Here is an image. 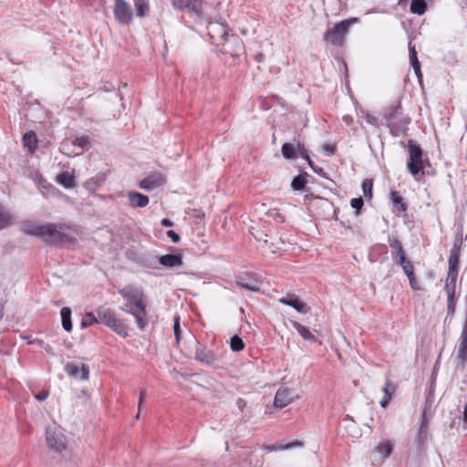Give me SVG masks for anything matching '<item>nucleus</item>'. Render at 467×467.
<instances>
[{
	"label": "nucleus",
	"instance_id": "1",
	"mask_svg": "<svg viewBox=\"0 0 467 467\" xmlns=\"http://www.w3.org/2000/svg\"><path fill=\"white\" fill-rule=\"evenodd\" d=\"M118 293L126 300V303L119 309L133 316L138 328L140 331H144L149 325L144 292L138 287L129 285L118 289Z\"/></svg>",
	"mask_w": 467,
	"mask_h": 467
},
{
	"label": "nucleus",
	"instance_id": "2",
	"mask_svg": "<svg viewBox=\"0 0 467 467\" xmlns=\"http://www.w3.org/2000/svg\"><path fill=\"white\" fill-rule=\"evenodd\" d=\"M358 22V18H350L336 23L333 27L328 28L325 32L323 36L324 41L335 47H342L350 26Z\"/></svg>",
	"mask_w": 467,
	"mask_h": 467
},
{
	"label": "nucleus",
	"instance_id": "3",
	"mask_svg": "<svg viewBox=\"0 0 467 467\" xmlns=\"http://www.w3.org/2000/svg\"><path fill=\"white\" fill-rule=\"evenodd\" d=\"M402 110L401 103L399 101L397 105L391 107L389 111L384 115L386 125L389 128L391 135L395 137L405 133L410 123V118L409 117H402L397 121L394 120L398 116L402 114Z\"/></svg>",
	"mask_w": 467,
	"mask_h": 467
},
{
	"label": "nucleus",
	"instance_id": "4",
	"mask_svg": "<svg viewBox=\"0 0 467 467\" xmlns=\"http://www.w3.org/2000/svg\"><path fill=\"white\" fill-rule=\"evenodd\" d=\"M96 312L99 323L104 324L122 337L129 336V327L123 320L116 317L114 310L102 306L97 309Z\"/></svg>",
	"mask_w": 467,
	"mask_h": 467
},
{
	"label": "nucleus",
	"instance_id": "5",
	"mask_svg": "<svg viewBox=\"0 0 467 467\" xmlns=\"http://www.w3.org/2000/svg\"><path fill=\"white\" fill-rule=\"evenodd\" d=\"M61 225H57L55 223H46L41 239L46 244L54 246H58L69 243L71 241V237L67 234L61 231Z\"/></svg>",
	"mask_w": 467,
	"mask_h": 467
},
{
	"label": "nucleus",
	"instance_id": "6",
	"mask_svg": "<svg viewBox=\"0 0 467 467\" xmlns=\"http://www.w3.org/2000/svg\"><path fill=\"white\" fill-rule=\"evenodd\" d=\"M410 158L407 163L409 172L412 176H417L423 172V150L420 145L416 144L412 140L408 142Z\"/></svg>",
	"mask_w": 467,
	"mask_h": 467
},
{
	"label": "nucleus",
	"instance_id": "7",
	"mask_svg": "<svg viewBox=\"0 0 467 467\" xmlns=\"http://www.w3.org/2000/svg\"><path fill=\"white\" fill-rule=\"evenodd\" d=\"M114 16L115 19L123 25H129L132 21L133 11L130 5L125 0H114Z\"/></svg>",
	"mask_w": 467,
	"mask_h": 467
},
{
	"label": "nucleus",
	"instance_id": "8",
	"mask_svg": "<svg viewBox=\"0 0 467 467\" xmlns=\"http://www.w3.org/2000/svg\"><path fill=\"white\" fill-rule=\"evenodd\" d=\"M195 341V353L194 358L207 366H213L217 361V357L212 349H208L206 346L199 342L194 338Z\"/></svg>",
	"mask_w": 467,
	"mask_h": 467
},
{
	"label": "nucleus",
	"instance_id": "9",
	"mask_svg": "<svg viewBox=\"0 0 467 467\" xmlns=\"http://www.w3.org/2000/svg\"><path fill=\"white\" fill-rule=\"evenodd\" d=\"M166 182V177L162 172L154 171L148 174L139 182L140 188L150 192L161 187Z\"/></svg>",
	"mask_w": 467,
	"mask_h": 467
},
{
	"label": "nucleus",
	"instance_id": "10",
	"mask_svg": "<svg viewBox=\"0 0 467 467\" xmlns=\"http://www.w3.org/2000/svg\"><path fill=\"white\" fill-rule=\"evenodd\" d=\"M456 360L462 368L467 364V318L462 329V333L457 341Z\"/></svg>",
	"mask_w": 467,
	"mask_h": 467
},
{
	"label": "nucleus",
	"instance_id": "11",
	"mask_svg": "<svg viewBox=\"0 0 467 467\" xmlns=\"http://www.w3.org/2000/svg\"><path fill=\"white\" fill-rule=\"evenodd\" d=\"M261 284L262 282L251 273H244L236 279V285L239 287L252 292H260Z\"/></svg>",
	"mask_w": 467,
	"mask_h": 467
},
{
	"label": "nucleus",
	"instance_id": "12",
	"mask_svg": "<svg viewBox=\"0 0 467 467\" xmlns=\"http://www.w3.org/2000/svg\"><path fill=\"white\" fill-rule=\"evenodd\" d=\"M46 439L48 447L57 452H61L67 447L66 438L61 433L47 430Z\"/></svg>",
	"mask_w": 467,
	"mask_h": 467
},
{
	"label": "nucleus",
	"instance_id": "13",
	"mask_svg": "<svg viewBox=\"0 0 467 467\" xmlns=\"http://www.w3.org/2000/svg\"><path fill=\"white\" fill-rule=\"evenodd\" d=\"M279 302L283 305L289 306L296 310L298 313L306 314L309 307L303 301L295 295H287L279 299Z\"/></svg>",
	"mask_w": 467,
	"mask_h": 467
},
{
	"label": "nucleus",
	"instance_id": "14",
	"mask_svg": "<svg viewBox=\"0 0 467 467\" xmlns=\"http://www.w3.org/2000/svg\"><path fill=\"white\" fill-rule=\"evenodd\" d=\"M172 6L178 10L192 11L197 14L202 12L198 0H172Z\"/></svg>",
	"mask_w": 467,
	"mask_h": 467
},
{
	"label": "nucleus",
	"instance_id": "15",
	"mask_svg": "<svg viewBox=\"0 0 467 467\" xmlns=\"http://www.w3.org/2000/svg\"><path fill=\"white\" fill-rule=\"evenodd\" d=\"M129 203L132 208H143L149 204V197L139 192L130 191L127 194Z\"/></svg>",
	"mask_w": 467,
	"mask_h": 467
},
{
	"label": "nucleus",
	"instance_id": "16",
	"mask_svg": "<svg viewBox=\"0 0 467 467\" xmlns=\"http://www.w3.org/2000/svg\"><path fill=\"white\" fill-rule=\"evenodd\" d=\"M293 400V398L290 394V390L287 389H279L274 399V405L276 408L283 409L288 404H290Z\"/></svg>",
	"mask_w": 467,
	"mask_h": 467
},
{
	"label": "nucleus",
	"instance_id": "17",
	"mask_svg": "<svg viewBox=\"0 0 467 467\" xmlns=\"http://www.w3.org/2000/svg\"><path fill=\"white\" fill-rule=\"evenodd\" d=\"M158 265H161L166 268H173L176 266H181L182 265V258L181 254H167L161 255L158 259Z\"/></svg>",
	"mask_w": 467,
	"mask_h": 467
},
{
	"label": "nucleus",
	"instance_id": "18",
	"mask_svg": "<svg viewBox=\"0 0 467 467\" xmlns=\"http://www.w3.org/2000/svg\"><path fill=\"white\" fill-rule=\"evenodd\" d=\"M292 326L305 340L315 342L318 345L322 344L321 341L318 340L317 337L306 327L303 326L299 322L292 321Z\"/></svg>",
	"mask_w": 467,
	"mask_h": 467
},
{
	"label": "nucleus",
	"instance_id": "19",
	"mask_svg": "<svg viewBox=\"0 0 467 467\" xmlns=\"http://www.w3.org/2000/svg\"><path fill=\"white\" fill-rule=\"evenodd\" d=\"M457 277L458 271L450 269L448 270L444 289L447 293V296H451L455 294Z\"/></svg>",
	"mask_w": 467,
	"mask_h": 467
},
{
	"label": "nucleus",
	"instance_id": "20",
	"mask_svg": "<svg viewBox=\"0 0 467 467\" xmlns=\"http://www.w3.org/2000/svg\"><path fill=\"white\" fill-rule=\"evenodd\" d=\"M389 244L391 249V257L396 260L399 255L406 253L400 240L397 236H389Z\"/></svg>",
	"mask_w": 467,
	"mask_h": 467
},
{
	"label": "nucleus",
	"instance_id": "21",
	"mask_svg": "<svg viewBox=\"0 0 467 467\" xmlns=\"http://www.w3.org/2000/svg\"><path fill=\"white\" fill-rule=\"evenodd\" d=\"M23 145L27 148L30 152H34L37 147V138L35 131L30 130L23 136Z\"/></svg>",
	"mask_w": 467,
	"mask_h": 467
},
{
	"label": "nucleus",
	"instance_id": "22",
	"mask_svg": "<svg viewBox=\"0 0 467 467\" xmlns=\"http://www.w3.org/2000/svg\"><path fill=\"white\" fill-rule=\"evenodd\" d=\"M428 430L429 429H421V427H420V426L418 428V431H417V435L414 440V443L420 451H423L426 448V443H427L428 435H429Z\"/></svg>",
	"mask_w": 467,
	"mask_h": 467
},
{
	"label": "nucleus",
	"instance_id": "23",
	"mask_svg": "<svg viewBox=\"0 0 467 467\" xmlns=\"http://www.w3.org/2000/svg\"><path fill=\"white\" fill-rule=\"evenodd\" d=\"M13 224V215L0 203V231Z\"/></svg>",
	"mask_w": 467,
	"mask_h": 467
},
{
	"label": "nucleus",
	"instance_id": "24",
	"mask_svg": "<svg viewBox=\"0 0 467 467\" xmlns=\"http://www.w3.org/2000/svg\"><path fill=\"white\" fill-rule=\"evenodd\" d=\"M390 200L397 211L406 212L408 210L407 203L404 202L403 197L400 195L398 192H390Z\"/></svg>",
	"mask_w": 467,
	"mask_h": 467
},
{
	"label": "nucleus",
	"instance_id": "25",
	"mask_svg": "<svg viewBox=\"0 0 467 467\" xmlns=\"http://www.w3.org/2000/svg\"><path fill=\"white\" fill-rule=\"evenodd\" d=\"M62 327L63 328L70 332L72 330L73 325L71 321V309L69 307H63L60 311Z\"/></svg>",
	"mask_w": 467,
	"mask_h": 467
},
{
	"label": "nucleus",
	"instance_id": "26",
	"mask_svg": "<svg viewBox=\"0 0 467 467\" xmlns=\"http://www.w3.org/2000/svg\"><path fill=\"white\" fill-rule=\"evenodd\" d=\"M308 174L306 172H302L297 176L294 177L291 182V187L294 191H303L307 183L306 177Z\"/></svg>",
	"mask_w": 467,
	"mask_h": 467
},
{
	"label": "nucleus",
	"instance_id": "27",
	"mask_svg": "<svg viewBox=\"0 0 467 467\" xmlns=\"http://www.w3.org/2000/svg\"><path fill=\"white\" fill-rule=\"evenodd\" d=\"M427 3L425 0H412L410 6V11L412 14L419 16L423 15L427 10Z\"/></svg>",
	"mask_w": 467,
	"mask_h": 467
},
{
	"label": "nucleus",
	"instance_id": "28",
	"mask_svg": "<svg viewBox=\"0 0 467 467\" xmlns=\"http://www.w3.org/2000/svg\"><path fill=\"white\" fill-rule=\"evenodd\" d=\"M45 224L31 223L24 226L23 230L26 234L42 238Z\"/></svg>",
	"mask_w": 467,
	"mask_h": 467
},
{
	"label": "nucleus",
	"instance_id": "29",
	"mask_svg": "<svg viewBox=\"0 0 467 467\" xmlns=\"http://www.w3.org/2000/svg\"><path fill=\"white\" fill-rule=\"evenodd\" d=\"M137 263L144 267L158 269V259L156 256H140L138 258Z\"/></svg>",
	"mask_w": 467,
	"mask_h": 467
},
{
	"label": "nucleus",
	"instance_id": "30",
	"mask_svg": "<svg viewBox=\"0 0 467 467\" xmlns=\"http://www.w3.org/2000/svg\"><path fill=\"white\" fill-rule=\"evenodd\" d=\"M281 152L285 160H294L296 158V147L290 142H285L282 145Z\"/></svg>",
	"mask_w": 467,
	"mask_h": 467
},
{
	"label": "nucleus",
	"instance_id": "31",
	"mask_svg": "<svg viewBox=\"0 0 467 467\" xmlns=\"http://www.w3.org/2000/svg\"><path fill=\"white\" fill-rule=\"evenodd\" d=\"M57 181L67 189H69L75 185V177L70 175L68 172L60 173L57 176Z\"/></svg>",
	"mask_w": 467,
	"mask_h": 467
},
{
	"label": "nucleus",
	"instance_id": "32",
	"mask_svg": "<svg viewBox=\"0 0 467 467\" xmlns=\"http://www.w3.org/2000/svg\"><path fill=\"white\" fill-rule=\"evenodd\" d=\"M106 181L105 174L97 175L96 177H92L88 179L85 185L88 190H96Z\"/></svg>",
	"mask_w": 467,
	"mask_h": 467
},
{
	"label": "nucleus",
	"instance_id": "33",
	"mask_svg": "<svg viewBox=\"0 0 467 467\" xmlns=\"http://www.w3.org/2000/svg\"><path fill=\"white\" fill-rule=\"evenodd\" d=\"M136 8V15L140 17H143L149 11V5L146 0H134Z\"/></svg>",
	"mask_w": 467,
	"mask_h": 467
},
{
	"label": "nucleus",
	"instance_id": "34",
	"mask_svg": "<svg viewBox=\"0 0 467 467\" xmlns=\"http://www.w3.org/2000/svg\"><path fill=\"white\" fill-rule=\"evenodd\" d=\"M409 53H410V64L413 68L420 67V61L418 59L417 51L415 46L411 45V42L409 43Z\"/></svg>",
	"mask_w": 467,
	"mask_h": 467
},
{
	"label": "nucleus",
	"instance_id": "35",
	"mask_svg": "<svg viewBox=\"0 0 467 467\" xmlns=\"http://www.w3.org/2000/svg\"><path fill=\"white\" fill-rule=\"evenodd\" d=\"M99 323L98 316L96 317L94 313L88 312L86 313L81 321V327L86 328L93 324Z\"/></svg>",
	"mask_w": 467,
	"mask_h": 467
},
{
	"label": "nucleus",
	"instance_id": "36",
	"mask_svg": "<svg viewBox=\"0 0 467 467\" xmlns=\"http://www.w3.org/2000/svg\"><path fill=\"white\" fill-rule=\"evenodd\" d=\"M461 253L450 252V257L448 260L449 269L459 271Z\"/></svg>",
	"mask_w": 467,
	"mask_h": 467
},
{
	"label": "nucleus",
	"instance_id": "37",
	"mask_svg": "<svg viewBox=\"0 0 467 467\" xmlns=\"http://www.w3.org/2000/svg\"><path fill=\"white\" fill-rule=\"evenodd\" d=\"M230 348H231V349L233 351L239 352L242 349H244V343L243 339L239 336L234 335L230 339Z\"/></svg>",
	"mask_w": 467,
	"mask_h": 467
},
{
	"label": "nucleus",
	"instance_id": "38",
	"mask_svg": "<svg viewBox=\"0 0 467 467\" xmlns=\"http://www.w3.org/2000/svg\"><path fill=\"white\" fill-rule=\"evenodd\" d=\"M373 181L371 179H365L362 182V191L365 198L370 200L372 198Z\"/></svg>",
	"mask_w": 467,
	"mask_h": 467
},
{
	"label": "nucleus",
	"instance_id": "39",
	"mask_svg": "<svg viewBox=\"0 0 467 467\" xmlns=\"http://www.w3.org/2000/svg\"><path fill=\"white\" fill-rule=\"evenodd\" d=\"M236 406H237L238 410H240V412H244V415L242 418L244 421H247L248 420H250L252 418L251 411H249V410L244 411V408L246 407V401L244 399L239 398L236 400Z\"/></svg>",
	"mask_w": 467,
	"mask_h": 467
},
{
	"label": "nucleus",
	"instance_id": "40",
	"mask_svg": "<svg viewBox=\"0 0 467 467\" xmlns=\"http://www.w3.org/2000/svg\"><path fill=\"white\" fill-rule=\"evenodd\" d=\"M430 406L425 405L420 415V427L421 429H429L430 418H429Z\"/></svg>",
	"mask_w": 467,
	"mask_h": 467
},
{
	"label": "nucleus",
	"instance_id": "41",
	"mask_svg": "<svg viewBox=\"0 0 467 467\" xmlns=\"http://www.w3.org/2000/svg\"><path fill=\"white\" fill-rule=\"evenodd\" d=\"M378 451L384 457H389L392 452V444L389 441L380 442L378 446Z\"/></svg>",
	"mask_w": 467,
	"mask_h": 467
},
{
	"label": "nucleus",
	"instance_id": "42",
	"mask_svg": "<svg viewBox=\"0 0 467 467\" xmlns=\"http://www.w3.org/2000/svg\"><path fill=\"white\" fill-rule=\"evenodd\" d=\"M382 391L384 392V397L391 400L396 391V386L389 380H387L382 388Z\"/></svg>",
	"mask_w": 467,
	"mask_h": 467
},
{
	"label": "nucleus",
	"instance_id": "43",
	"mask_svg": "<svg viewBox=\"0 0 467 467\" xmlns=\"http://www.w3.org/2000/svg\"><path fill=\"white\" fill-rule=\"evenodd\" d=\"M296 153L298 152L299 155L305 159L309 166H312V160L309 158L307 150H306L303 143L298 142L296 147Z\"/></svg>",
	"mask_w": 467,
	"mask_h": 467
},
{
	"label": "nucleus",
	"instance_id": "44",
	"mask_svg": "<svg viewBox=\"0 0 467 467\" xmlns=\"http://www.w3.org/2000/svg\"><path fill=\"white\" fill-rule=\"evenodd\" d=\"M301 446H303V443L301 441H294V442H290V443H285L284 441H281L275 445V449L280 450V451L289 450V449H292L295 447H301Z\"/></svg>",
	"mask_w": 467,
	"mask_h": 467
},
{
	"label": "nucleus",
	"instance_id": "45",
	"mask_svg": "<svg viewBox=\"0 0 467 467\" xmlns=\"http://www.w3.org/2000/svg\"><path fill=\"white\" fill-rule=\"evenodd\" d=\"M74 146H78L80 150H84L89 144V139L86 136L77 137L72 141Z\"/></svg>",
	"mask_w": 467,
	"mask_h": 467
},
{
	"label": "nucleus",
	"instance_id": "46",
	"mask_svg": "<svg viewBox=\"0 0 467 467\" xmlns=\"http://www.w3.org/2000/svg\"><path fill=\"white\" fill-rule=\"evenodd\" d=\"M462 246V234H457V235L455 236L454 242H453V246L451 249V251L456 252V253H461Z\"/></svg>",
	"mask_w": 467,
	"mask_h": 467
},
{
	"label": "nucleus",
	"instance_id": "47",
	"mask_svg": "<svg viewBox=\"0 0 467 467\" xmlns=\"http://www.w3.org/2000/svg\"><path fill=\"white\" fill-rule=\"evenodd\" d=\"M173 331L176 338V343L179 344L181 338V327H180V317H174Z\"/></svg>",
	"mask_w": 467,
	"mask_h": 467
},
{
	"label": "nucleus",
	"instance_id": "48",
	"mask_svg": "<svg viewBox=\"0 0 467 467\" xmlns=\"http://www.w3.org/2000/svg\"><path fill=\"white\" fill-rule=\"evenodd\" d=\"M67 373L72 377H78L80 372V368L78 365L68 363L66 366Z\"/></svg>",
	"mask_w": 467,
	"mask_h": 467
},
{
	"label": "nucleus",
	"instance_id": "49",
	"mask_svg": "<svg viewBox=\"0 0 467 467\" xmlns=\"http://www.w3.org/2000/svg\"><path fill=\"white\" fill-rule=\"evenodd\" d=\"M350 205L353 209L357 210V212H358L359 210H361V208L363 207L364 205V201L362 199V197H358V198H353L351 201H350Z\"/></svg>",
	"mask_w": 467,
	"mask_h": 467
},
{
	"label": "nucleus",
	"instance_id": "50",
	"mask_svg": "<svg viewBox=\"0 0 467 467\" xmlns=\"http://www.w3.org/2000/svg\"><path fill=\"white\" fill-rule=\"evenodd\" d=\"M146 394L147 393H146L145 389H140V397H139V402H138V409H139V410H138V413L136 415L137 419H139V417H140V410L142 408L143 401H144V400L146 398Z\"/></svg>",
	"mask_w": 467,
	"mask_h": 467
},
{
	"label": "nucleus",
	"instance_id": "51",
	"mask_svg": "<svg viewBox=\"0 0 467 467\" xmlns=\"http://www.w3.org/2000/svg\"><path fill=\"white\" fill-rule=\"evenodd\" d=\"M323 150L326 155L332 156L335 154L336 146L333 144L326 143L323 145Z\"/></svg>",
	"mask_w": 467,
	"mask_h": 467
},
{
	"label": "nucleus",
	"instance_id": "52",
	"mask_svg": "<svg viewBox=\"0 0 467 467\" xmlns=\"http://www.w3.org/2000/svg\"><path fill=\"white\" fill-rule=\"evenodd\" d=\"M396 265H400V267H403V265H407V263H410V260H409L406 256V253L400 254L398 256L396 260H393Z\"/></svg>",
	"mask_w": 467,
	"mask_h": 467
},
{
	"label": "nucleus",
	"instance_id": "53",
	"mask_svg": "<svg viewBox=\"0 0 467 467\" xmlns=\"http://www.w3.org/2000/svg\"><path fill=\"white\" fill-rule=\"evenodd\" d=\"M396 265H400V267H403V265H407V263H410V260H409L406 256V253L400 254L398 256L396 260H393Z\"/></svg>",
	"mask_w": 467,
	"mask_h": 467
},
{
	"label": "nucleus",
	"instance_id": "54",
	"mask_svg": "<svg viewBox=\"0 0 467 467\" xmlns=\"http://www.w3.org/2000/svg\"><path fill=\"white\" fill-rule=\"evenodd\" d=\"M396 265H400V267H403V265H407V263H410V260H409L406 256V253L400 254L398 256L396 260H393Z\"/></svg>",
	"mask_w": 467,
	"mask_h": 467
},
{
	"label": "nucleus",
	"instance_id": "55",
	"mask_svg": "<svg viewBox=\"0 0 467 467\" xmlns=\"http://www.w3.org/2000/svg\"><path fill=\"white\" fill-rule=\"evenodd\" d=\"M401 268L407 276H412L414 275V266L411 261L407 263V265H403Z\"/></svg>",
	"mask_w": 467,
	"mask_h": 467
},
{
	"label": "nucleus",
	"instance_id": "56",
	"mask_svg": "<svg viewBox=\"0 0 467 467\" xmlns=\"http://www.w3.org/2000/svg\"><path fill=\"white\" fill-rule=\"evenodd\" d=\"M80 373H81L80 379L87 380L88 379V375H89L88 367L85 364H82L81 368H80Z\"/></svg>",
	"mask_w": 467,
	"mask_h": 467
},
{
	"label": "nucleus",
	"instance_id": "57",
	"mask_svg": "<svg viewBox=\"0 0 467 467\" xmlns=\"http://www.w3.org/2000/svg\"><path fill=\"white\" fill-rule=\"evenodd\" d=\"M48 395H49V391L44 389V390L38 392L37 394H36L35 398L39 401H44L47 399Z\"/></svg>",
	"mask_w": 467,
	"mask_h": 467
},
{
	"label": "nucleus",
	"instance_id": "58",
	"mask_svg": "<svg viewBox=\"0 0 467 467\" xmlns=\"http://www.w3.org/2000/svg\"><path fill=\"white\" fill-rule=\"evenodd\" d=\"M167 236L175 244L180 241V235L173 230H169L167 232Z\"/></svg>",
	"mask_w": 467,
	"mask_h": 467
},
{
	"label": "nucleus",
	"instance_id": "59",
	"mask_svg": "<svg viewBox=\"0 0 467 467\" xmlns=\"http://www.w3.org/2000/svg\"><path fill=\"white\" fill-rule=\"evenodd\" d=\"M408 278H409L410 285L411 288L413 290H419L420 286H419L418 282L416 280L415 275H413L412 276H408Z\"/></svg>",
	"mask_w": 467,
	"mask_h": 467
},
{
	"label": "nucleus",
	"instance_id": "60",
	"mask_svg": "<svg viewBox=\"0 0 467 467\" xmlns=\"http://www.w3.org/2000/svg\"><path fill=\"white\" fill-rule=\"evenodd\" d=\"M447 305H448V310L453 311L454 310V295L451 296H447Z\"/></svg>",
	"mask_w": 467,
	"mask_h": 467
},
{
	"label": "nucleus",
	"instance_id": "61",
	"mask_svg": "<svg viewBox=\"0 0 467 467\" xmlns=\"http://www.w3.org/2000/svg\"><path fill=\"white\" fill-rule=\"evenodd\" d=\"M366 120L368 124H371V125H374L376 126L377 125V119L372 116V115H367L366 116Z\"/></svg>",
	"mask_w": 467,
	"mask_h": 467
},
{
	"label": "nucleus",
	"instance_id": "62",
	"mask_svg": "<svg viewBox=\"0 0 467 467\" xmlns=\"http://www.w3.org/2000/svg\"><path fill=\"white\" fill-rule=\"evenodd\" d=\"M161 225L165 226V227H171L173 226V222L171 221L170 219L168 218H163L161 222Z\"/></svg>",
	"mask_w": 467,
	"mask_h": 467
},
{
	"label": "nucleus",
	"instance_id": "63",
	"mask_svg": "<svg viewBox=\"0 0 467 467\" xmlns=\"http://www.w3.org/2000/svg\"><path fill=\"white\" fill-rule=\"evenodd\" d=\"M312 168V170L314 171V172L317 173V174H320L322 176H325V173H324V171L322 168H317L316 166H314V163L312 162V166H310Z\"/></svg>",
	"mask_w": 467,
	"mask_h": 467
},
{
	"label": "nucleus",
	"instance_id": "64",
	"mask_svg": "<svg viewBox=\"0 0 467 467\" xmlns=\"http://www.w3.org/2000/svg\"><path fill=\"white\" fill-rule=\"evenodd\" d=\"M389 401H390V399L383 397V399L380 400V406L382 408H386L388 406V404L389 403Z\"/></svg>",
	"mask_w": 467,
	"mask_h": 467
}]
</instances>
